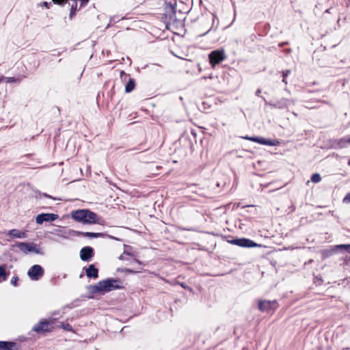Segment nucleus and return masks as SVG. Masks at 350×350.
Listing matches in <instances>:
<instances>
[{"label":"nucleus","mask_w":350,"mask_h":350,"mask_svg":"<svg viewBox=\"0 0 350 350\" xmlns=\"http://www.w3.org/2000/svg\"><path fill=\"white\" fill-rule=\"evenodd\" d=\"M345 262L347 265H348L350 262V256H346V258L345 260Z\"/></svg>","instance_id":"obj_40"},{"label":"nucleus","mask_w":350,"mask_h":350,"mask_svg":"<svg viewBox=\"0 0 350 350\" xmlns=\"http://www.w3.org/2000/svg\"><path fill=\"white\" fill-rule=\"evenodd\" d=\"M228 242L231 244L241 246V238H237L234 239H232V240L228 241Z\"/></svg>","instance_id":"obj_32"},{"label":"nucleus","mask_w":350,"mask_h":350,"mask_svg":"<svg viewBox=\"0 0 350 350\" xmlns=\"http://www.w3.org/2000/svg\"><path fill=\"white\" fill-rule=\"evenodd\" d=\"M68 0H52L54 4H57L61 6H64Z\"/></svg>","instance_id":"obj_29"},{"label":"nucleus","mask_w":350,"mask_h":350,"mask_svg":"<svg viewBox=\"0 0 350 350\" xmlns=\"http://www.w3.org/2000/svg\"><path fill=\"white\" fill-rule=\"evenodd\" d=\"M103 285L101 284V281L98 282L95 285H90L88 288L90 290V291L93 293V294H95V293H103Z\"/></svg>","instance_id":"obj_18"},{"label":"nucleus","mask_w":350,"mask_h":350,"mask_svg":"<svg viewBox=\"0 0 350 350\" xmlns=\"http://www.w3.org/2000/svg\"><path fill=\"white\" fill-rule=\"evenodd\" d=\"M349 165H350V160L349 161Z\"/></svg>","instance_id":"obj_50"},{"label":"nucleus","mask_w":350,"mask_h":350,"mask_svg":"<svg viewBox=\"0 0 350 350\" xmlns=\"http://www.w3.org/2000/svg\"><path fill=\"white\" fill-rule=\"evenodd\" d=\"M20 345L12 341H0V350H18Z\"/></svg>","instance_id":"obj_12"},{"label":"nucleus","mask_w":350,"mask_h":350,"mask_svg":"<svg viewBox=\"0 0 350 350\" xmlns=\"http://www.w3.org/2000/svg\"><path fill=\"white\" fill-rule=\"evenodd\" d=\"M343 203L350 202V193H347L342 200Z\"/></svg>","instance_id":"obj_35"},{"label":"nucleus","mask_w":350,"mask_h":350,"mask_svg":"<svg viewBox=\"0 0 350 350\" xmlns=\"http://www.w3.org/2000/svg\"><path fill=\"white\" fill-rule=\"evenodd\" d=\"M119 259H120V260L123 259V255L122 254L120 256Z\"/></svg>","instance_id":"obj_46"},{"label":"nucleus","mask_w":350,"mask_h":350,"mask_svg":"<svg viewBox=\"0 0 350 350\" xmlns=\"http://www.w3.org/2000/svg\"><path fill=\"white\" fill-rule=\"evenodd\" d=\"M140 150V148L136 147V148H134L133 149L129 150V151H131V150Z\"/></svg>","instance_id":"obj_42"},{"label":"nucleus","mask_w":350,"mask_h":350,"mask_svg":"<svg viewBox=\"0 0 350 350\" xmlns=\"http://www.w3.org/2000/svg\"><path fill=\"white\" fill-rule=\"evenodd\" d=\"M68 307L70 308H72V305H69V306H68Z\"/></svg>","instance_id":"obj_48"},{"label":"nucleus","mask_w":350,"mask_h":350,"mask_svg":"<svg viewBox=\"0 0 350 350\" xmlns=\"http://www.w3.org/2000/svg\"><path fill=\"white\" fill-rule=\"evenodd\" d=\"M349 144H350V137H349Z\"/></svg>","instance_id":"obj_49"},{"label":"nucleus","mask_w":350,"mask_h":350,"mask_svg":"<svg viewBox=\"0 0 350 350\" xmlns=\"http://www.w3.org/2000/svg\"><path fill=\"white\" fill-rule=\"evenodd\" d=\"M61 327L67 331H72V327L69 323H62Z\"/></svg>","instance_id":"obj_31"},{"label":"nucleus","mask_w":350,"mask_h":350,"mask_svg":"<svg viewBox=\"0 0 350 350\" xmlns=\"http://www.w3.org/2000/svg\"><path fill=\"white\" fill-rule=\"evenodd\" d=\"M8 235L12 238L24 239L27 237L25 232L20 231L18 229H12L8 231Z\"/></svg>","instance_id":"obj_15"},{"label":"nucleus","mask_w":350,"mask_h":350,"mask_svg":"<svg viewBox=\"0 0 350 350\" xmlns=\"http://www.w3.org/2000/svg\"><path fill=\"white\" fill-rule=\"evenodd\" d=\"M311 181L317 183L321 180V175L318 173H314L311 176Z\"/></svg>","instance_id":"obj_26"},{"label":"nucleus","mask_w":350,"mask_h":350,"mask_svg":"<svg viewBox=\"0 0 350 350\" xmlns=\"http://www.w3.org/2000/svg\"><path fill=\"white\" fill-rule=\"evenodd\" d=\"M191 134H192L193 135H194V136H196V133H195L193 131H191Z\"/></svg>","instance_id":"obj_45"},{"label":"nucleus","mask_w":350,"mask_h":350,"mask_svg":"<svg viewBox=\"0 0 350 350\" xmlns=\"http://www.w3.org/2000/svg\"><path fill=\"white\" fill-rule=\"evenodd\" d=\"M55 329V319H42L32 328V331L38 334H45Z\"/></svg>","instance_id":"obj_2"},{"label":"nucleus","mask_w":350,"mask_h":350,"mask_svg":"<svg viewBox=\"0 0 350 350\" xmlns=\"http://www.w3.org/2000/svg\"><path fill=\"white\" fill-rule=\"evenodd\" d=\"M261 98L265 102V105H269L273 108H277L279 109H287L291 103V100L285 98H282L277 101H267L264 97L261 96Z\"/></svg>","instance_id":"obj_8"},{"label":"nucleus","mask_w":350,"mask_h":350,"mask_svg":"<svg viewBox=\"0 0 350 350\" xmlns=\"http://www.w3.org/2000/svg\"><path fill=\"white\" fill-rule=\"evenodd\" d=\"M59 217L58 215L54 213H40L36 217V222L42 224L44 221H53Z\"/></svg>","instance_id":"obj_11"},{"label":"nucleus","mask_w":350,"mask_h":350,"mask_svg":"<svg viewBox=\"0 0 350 350\" xmlns=\"http://www.w3.org/2000/svg\"><path fill=\"white\" fill-rule=\"evenodd\" d=\"M101 284L103 285L102 287L103 293L124 288V286L122 284V281L118 278H107L101 280Z\"/></svg>","instance_id":"obj_4"},{"label":"nucleus","mask_w":350,"mask_h":350,"mask_svg":"<svg viewBox=\"0 0 350 350\" xmlns=\"http://www.w3.org/2000/svg\"><path fill=\"white\" fill-rule=\"evenodd\" d=\"M124 254H127V255H131V254H130V253H128V252H124Z\"/></svg>","instance_id":"obj_47"},{"label":"nucleus","mask_w":350,"mask_h":350,"mask_svg":"<svg viewBox=\"0 0 350 350\" xmlns=\"http://www.w3.org/2000/svg\"><path fill=\"white\" fill-rule=\"evenodd\" d=\"M94 256V250L90 246H85L80 250V258L82 261L89 262Z\"/></svg>","instance_id":"obj_10"},{"label":"nucleus","mask_w":350,"mask_h":350,"mask_svg":"<svg viewBox=\"0 0 350 350\" xmlns=\"http://www.w3.org/2000/svg\"><path fill=\"white\" fill-rule=\"evenodd\" d=\"M116 271L121 272V273H133V274L139 272L138 271H134V270L129 269V268H118Z\"/></svg>","instance_id":"obj_25"},{"label":"nucleus","mask_w":350,"mask_h":350,"mask_svg":"<svg viewBox=\"0 0 350 350\" xmlns=\"http://www.w3.org/2000/svg\"><path fill=\"white\" fill-rule=\"evenodd\" d=\"M85 274L88 278L96 279L98 278V269L94 264H91L85 269Z\"/></svg>","instance_id":"obj_14"},{"label":"nucleus","mask_w":350,"mask_h":350,"mask_svg":"<svg viewBox=\"0 0 350 350\" xmlns=\"http://www.w3.org/2000/svg\"><path fill=\"white\" fill-rule=\"evenodd\" d=\"M261 93V90L260 89H258L256 92V95L258 96H260V94Z\"/></svg>","instance_id":"obj_41"},{"label":"nucleus","mask_w":350,"mask_h":350,"mask_svg":"<svg viewBox=\"0 0 350 350\" xmlns=\"http://www.w3.org/2000/svg\"><path fill=\"white\" fill-rule=\"evenodd\" d=\"M120 77L122 81H126L128 78L129 79L130 75L126 74L124 71L122 70L120 72Z\"/></svg>","instance_id":"obj_30"},{"label":"nucleus","mask_w":350,"mask_h":350,"mask_svg":"<svg viewBox=\"0 0 350 350\" xmlns=\"http://www.w3.org/2000/svg\"><path fill=\"white\" fill-rule=\"evenodd\" d=\"M225 58L226 55L223 49L214 50L208 55L209 62L213 67L221 62Z\"/></svg>","instance_id":"obj_5"},{"label":"nucleus","mask_w":350,"mask_h":350,"mask_svg":"<svg viewBox=\"0 0 350 350\" xmlns=\"http://www.w3.org/2000/svg\"><path fill=\"white\" fill-rule=\"evenodd\" d=\"M211 20H212V21H213V25H212V27H211L210 29H208L205 33H204L203 34H202V36H204V35H206L208 32H209V31L213 29V26H214V25H215V20L217 21V25H218V19H217V18L215 15H213H213L211 16ZM217 25H216L215 29L217 28Z\"/></svg>","instance_id":"obj_28"},{"label":"nucleus","mask_w":350,"mask_h":350,"mask_svg":"<svg viewBox=\"0 0 350 350\" xmlns=\"http://www.w3.org/2000/svg\"><path fill=\"white\" fill-rule=\"evenodd\" d=\"M14 246L18 247L19 250L25 254L29 252H34L40 255L44 254L42 247L34 243L16 242Z\"/></svg>","instance_id":"obj_3"},{"label":"nucleus","mask_w":350,"mask_h":350,"mask_svg":"<svg viewBox=\"0 0 350 350\" xmlns=\"http://www.w3.org/2000/svg\"><path fill=\"white\" fill-rule=\"evenodd\" d=\"M44 273L43 267L39 265H33L28 271L27 275L31 280L38 281Z\"/></svg>","instance_id":"obj_7"},{"label":"nucleus","mask_w":350,"mask_h":350,"mask_svg":"<svg viewBox=\"0 0 350 350\" xmlns=\"http://www.w3.org/2000/svg\"><path fill=\"white\" fill-rule=\"evenodd\" d=\"M340 250L341 252H344L342 248H337L336 245H335L334 247L329 249V250H325L322 252V254L323 256V258H328L334 254L336 251Z\"/></svg>","instance_id":"obj_17"},{"label":"nucleus","mask_w":350,"mask_h":350,"mask_svg":"<svg viewBox=\"0 0 350 350\" xmlns=\"http://www.w3.org/2000/svg\"><path fill=\"white\" fill-rule=\"evenodd\" d=\"M71 217L83 224H102L103 219L89 209H78L71 213Z\"/></svg>","instance_id":"obj_1"},{"label":"nucleus","mask_w":350,"mask_h":350,"mask_svg":"<svg viewBox=\"0 0 350 350\" xmlns=\"http://www.w3.org/2000/svg\"><path fill=\"white\" fill-rule=\"evenodd\" d=\"M242 139H250L252 142H257V143L262 145L265 138L262 137H250L247 136H245V137L242 136Z\"/></svg>","instance_id":"obj_23"},{"label":"nucleus","mask_w":350,"mask_h":350,"mask_svg":"<svg viewBox=\"0 0 350 350\" xmlns=\"http://www.w3.org/2000/svg\"><path fill=\"white\" fill-rule=\"evenodd\" d=\"M73 2L70 5V14H69V18L72 19L73 16L76 14V12L77 11V2L72 1Z\"/></svg>","instance_id":"obj_22"},{"label":"nucleus","mask_w":350,"mask_h":350,"mask_svg":"<svg viewBox=\"0 0 350 350\" xmlns=\"http://www.w3.org/2000/svg\"><path fill=\"white\" fill-rule=\"evenodd\" d=\"M135 262H136L137 263H138L139 265H142V262L140 260H139L138 259H135Z\"/></svg>","instance_id":"obj_43"},{"label":"nucleus","mask_w":350,"mask_h":350,"mask_svg":"<svg viewBox=\"0 0 350 350\" xmlns=\"http://www.w3.org/2000/svg\"><path fill=\"white\" fill-rule=\"evenodd\" d=\"M42 5L43 6H44L45 8H46L47 9H49V8H50V6H51V3H49V2H46V1H43V2L42 3Z\"/></svg>","instance_id":"obj_37"},{"label":"nucleus","mask_w":350,"mask_h":350,"mask_svg":"<svg viewBox=\"0 0 350 350\" xmlns=\"http://www.w3.org/2000/svg\"><path fill=\"white\" fill-rule=\"evenodd\" d=\"M21 81V79L18 77H0V83L5 82L6 83H20Z\"/></svg>","instance_id":"obj_20"},{"label":"nucleus","mask_w":350,"mask_h":350,"mask_svg":"<svg viewBox=\"0 0 350 350\" xmlns=\"http://www.w3.org/2000/svg\"><path fill=\"white\" fill-rule=\"evenodd\" d=\"M180 286H181L183 288H185V289H188V290H189L190 291L192 290V289H191L189 286H187V285L186 284H185V283H181V284H180Z\"/></svg>","instance_id":"obj_38"},{"label":"nucleus","mask_w":350,"mask_h":350,"mask_svg":"<svg viewBox=\"0 0 350 350\" xmlns=\"http://www.w3.org/2000/svg\"><path fill=\"white\" fill-rule=\"evenodd\" d=\"M349 144V137H345L334 139L332 142V147L335 149H342L347 148Z\"/></svg>","instance_id":"obj_13"},{"label":"nucleus","mask_w":350,"mask_h":350,"mask_svg":"<svg viewBox=\"0 0 350 350\" xmlns=\"http://www.w3.org/2000/svg\"><path fill=\"white\" fill-rule=\"evenodd\" d=\"M135 88V81L134 79L129 77V81L125 86V92L130 93Z\"/></svg>","instance_id":"obj_19"},{"label":"nucleus","mask_w":350,"mask_h":350,"mask_svg":"<svg viewBox=\"0 0 350 350\" xmlns=\"http://www.w3.org/2000/svg\"><path fill=\"white\" fill-rule=\"evenodd\" d=\"M291 73L290 70H285L282 72V77L286 78V77Z\"/></svg>","instance_id":"obj_36"},{"label":"nucleus","mask_w":350,"mask_h":350,"mask_svg":"<svg viewBox=\"0 0 350 350\" xmlns=\"http://www.w3.org/2000/svg\"><path fill=\"white\" fill-rule=\"evenodd\" d=\"M255 247H262V245L258 244L251 239L242 238V247L251 248Z\"/></svg>","instance_id":"obj_16"},{"label":"nucleus","mask_w":350,"mask_h":350,"mask_svg":"<svg viewBox=\"0 0 350 350\" xmlns=\"http://www.w3.org/2000/svg\"><path fill=\"white\" fill-rule=\"evenodd\" d=\"M19 278L18 276H14L11 280V284L14 285V286H17V282L18 281Z\"/></svg>","instance_id":"obj_34"},{"label":"nucleus","mask_w":350,"mask_h":350,"mask_svg":"<svg viewBox=\"0 0 350 350\" xmlns=\"http://www.w3.org/2000/svg\"><path fill=\"white\" fill-rule=\"evenodd\" d=\"M179 229L180 230H183V231H192V232L198 231V230L194 227H189V228L179 227Z\"/></svg>","instance_id":"obj_33"},{"label":"nucleus","mask_w":350,"mask_h":350,"mask_svg":"<svg viewBox=\"0 0 350 350\" xmlns=\"http://www.w3.org/2000/svg\"><path fill=\"white\" fill-rule=\"evenodd\" d=\"M337 248H342L344 252L350 254V244H340L336 245Z\"/></svg>","instance_id":"obj_27"},{"label":"nucleus","mask_w":350,"mask_h":350,"mask_svg":"<svg viewBox=\"0 0 350 350\" xmlns=\"http://www.w3.org/2000/svg\"><path fill=\"white\" fill-rule=\"evenodd\" d=\"M282 82H284L285 84H286V83H287L286 80V78H283V79H282Z\"/></svg>","instance_id":"obj_44"},{"label":"nucleus","mask_w":350,"mask_h":350,"mask_svg":"<svg viewBox=\"0 0 350 350\" xmlns=\"http://www.w3.org/2000/svg\"><path fill=\"white\" fill-rule=\"evenodd\" d=\"M42 196H44V197L49 198L53 199V200H55V198H53V197H52L51 196L48 195V194H46V193H42Z\"/></svg>","instance_id":"obj_39"},{"label":"nucleus","mask_w":350,"mask_h":350,"mask_svg":"<svg viewBox=\"0 0 350 350\" xmlns=\"http://www.w3.org/2000/svg\"><path fill=\"white\" fill-rule=\"evenodd\" d=\"M279 144V142L277 139H264L263 144L266 146H275Z\"/></svg>","instance_id":"obj_24"},{"label":"nucleus","mask_w":350,"mask_h":350,"mask_svg":"<svg viewBox=\"0 0 350 350\" xmlns=\"http://www.w3.org/2000/svg\"><path fill=\"white\" fill-rule=\"evenodd\" d=\"M8 272L6 271L5 265H0V281H5L8 278Z\"/></svg>","instance_id":"obj_21"},{"label":"nucleus","mask_w":350,"mask_h":350,"mask_svg":"<svg viewBox=\"0 0 350 350\" xmlns=\"http://www.w3.org/2000/svg\"><path fill=\"white\" fill-rule=\"evenodd\" d=\"M74 233H75V234H76L77 236H82V237H88V238H90V239L107 237H109V239H116V240L118 239H116V237H113L111 235L106 234L105 233H103V232H91L75 231Z\"/></svg>","instance_id":"obj_9"},{"label":"nucleus","mask_w":350,"mask_h":350,"mask_svg":"<svg viewBox=\"0 0 350 350\" xmlns=\"http://www.w3.org/2000/svg\"><path fill=\"white\" fill-rule=\"evenodd\" d=\"M258 308L261 312L269 313L274 311L278 308V303L276 300H260Z\"/></svg>","instance_id":"obj_6"}]
</instances>
